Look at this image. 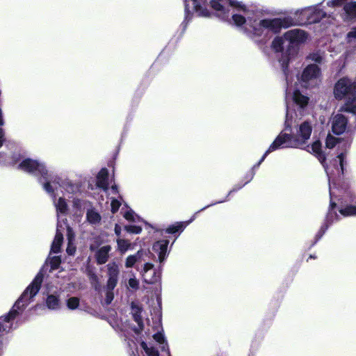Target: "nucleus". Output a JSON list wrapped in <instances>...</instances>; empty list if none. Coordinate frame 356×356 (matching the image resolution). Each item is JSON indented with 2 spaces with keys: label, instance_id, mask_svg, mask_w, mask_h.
<instances>
[{
  "label": "nucleus",
  "instance_id": "obj_16",
  "mask_svg": "<svg viewBox=\"0 0 356 356\" xmlns=\"http://www.w3.org/2000/svg\"><path fill=\"white\" fill-rule=\"evenodd\" d=\"M64 229V226L61 224V222L58 220L57 222V229L56 233L54 238V241L51 244V252L52 253H58L60 250V246L63 242V230Z\"/></svg>",
  "mask_w": 356,
  "mask_h": 356
},
{
  "label": "nucleus",
  "instance_id": "obj_34",
  "mask_svg": "<svg viewBox=\"0 0 356 356\" xmlns=\"http://www.w3.org/2000/svg\"><path fill=\"white\" fill-rule=\"evenodd\" d=\"M337 140H338L337 138L329 134L327 136L326 140H325L326 147L330 149L334 147L336 145V144L337 143Z\"/></svg>",
  "mask_w": 356,
  "mask_h": 356
},
{
  "label": "nucleus",
  "instance_id": "obj_27",
  "mask_svg": "<svg viewBox=\"0 0 356 356\" xmlns=\"http://www.w3.org/2000/svg\"><path fill=\"white\" fill-rule=\"evenodd\" d=\"M154 339L159 343L161 346V348L162 350H166L168 356H170V351L168 348V345L165 341L164 335L161 332H157L153 335Z\"/></svg>",
  "mask_w": 356,
  "mask_h": 356
},
{
  "label": "nucleus",
  "instance_id": "obj_15",
  "mask_svg": "<svg viewBox=\"0 0 356 356\" xmlns=\"http://www.w3.org/2000/svg\"><path fill=\"white\" fill-rule=\"evenodd\" d=\"M90 249L92 251H95V257L98 264H104L106 263L109 257V253L111 250V245H104L95 250V245H91Z\"/></svg>",
  "mask_w": 356,
  "mask_h": 356
},
{
  "label": "nucleus",
  "instance_id": "obj_47",
  "mask_svg": "<svg viewBox=\"0 0 356 356\" xmlns=\"http://www.w3.org/2000/svg\"><path fill=\"white\" fill-rule=\"evenodd\" d=\"M111 190V193H115H115H118V187H117L116 185L112 186Z\"/></svg>",
  "mask_w": 356,
  "mask_h": 356
},
{
  "label": "nucleus",
  "instance_id": "obj_32",
  "mask_svg": "<svg viewBox=\"0 0 356 356\" xmlns=\"http://www.w3.org/2000/svg\"><path fill=\"white\" fill-rule=\"evenodd\" d=\"M140 346L147 356H159V351L154 347H149L145 342L143 341L140 343Z\"/></svg>",
  "mask_w": 356,
  "mask_h": 356
},
{
  "label": "nucleus",
  "instance_id": "obj_28",
  "mask_svg": "<svg viewBox=\"0 0 356 356\" xmlns=\"http://www.w3.org/2000/svg\"><path fill=\"white\" fill-rule=\"evenodd\" d=\"M286 42L287 41L285 40L284 35L283 37H276L272 42V47L276 52L282 51Z\"/></svg>",
  "mask_w": 356,
  "mask_h": 356
},
{
  "label": "nucleus",
  "instance_id": "obj_6",
  "mask_svg": "<svg viewBox=\"0 0 356 356\" xmlns=\"http://www.w3.org/2000/svg\"><path fill=\"white\" fill-rule=\"evenodd\" d=\"M334 97L338 100L344 99L343 109L356 115V81L343 77L337 81L333 91Z\"/></svg>",
  "mask_w": 356,
  "mask_h": 356
},
{
  "label": "nucleus",
  "instance_id": "obj_46",
  "mask_svg": "<svg viewBox=\"0 0 356 356\" xmlns=\"http://www.w3.org/2000/svg\"><path fill=\"white\" fill-rule=\"evenodd\" d=\"M115 233L116 235L120 236L121 233V227L118 225L115 226Z\"/></svg>",
  "mask_w": 356,
  "mask_h": 356
},
{
  "label": "nucleus",
  "instance_id": "obj_13",
  "mask_svg": "<svg viewBox=\"0 0 356 356\" xmlns=\"http://www.w3.org/2000/svg\"><path fill=\"white\" fill-rule=\"evenodd\" d=\"M348 120L343 114H337L332 119V129L334 134L340 135L346 129Z\"/></svg>",
  "mask_w": 356,
  "mask_h": 356
},
{
  "label": "nucleus",
  "instance_id": "obj_37",
  "mask_svg": "<svg viewBox=\"0 0 356 356\" xmlns=\"http://www.w3.org/2000/svg\"><path fill=\"white\" fill-rule=\"evenodd\" d=\"M60 264V258L58 256L53 257L50 259L51 268L57 269Z\"/></svg>",
  "mask_w": 356,
  "mask_h": 356
},
{
  "label": "nucleus",
  "instance_id": "obj_21",
  "mask_svg": "<svg viewBox=\"0 0 356 356\" xmlns=\"http://www.w3.org/2000/svg\"><path fill=\"white\" fill-rule=\"evenodd\" d=\"M280 140V138H277V137L275 139V140L273 142V143L270 145L268 149L264 153L263 156L261 158L259 161L253 166L254 169L257 168L261 165V163L264 161V159H266L268 154L278 149L284 148V146L282 145L283 143H281Z\"/></svg>",
  "mask_w": 356,
  "mask_h": 356
},
{
  "label": "nucleus",
  "instance_id": "obj_23",
  "mask_svg": "<svg viewBox=\"0 0 356 356\" xmlns=\"http://www.w3.org/2000/svg\"><path fill=\"white\" fill-rule=\"evenodd\" d=\"M46 306L50 310H58L61 303L58 295L50 294L46 298Z\"/></svg>",
  "mask_w": 356,
  "mask_h": 356
},
{
  "label": "nucleus",
  "instance_id": "obj_22",
  "mask_svg": "<svg viewBox=\"0 0 356 356\" xmlns=\"http://www.w3.org/2000/svg\"><path fill=\"white\" fill-rule=\"evenodd\" d=\"M280 140V138H277V137L275 139V140L273 142V143L270 145L268 149L264 153L263 156L261 158L259 161L253 166L254 169L257 168L261 165V163L264 161V159H266L268 154L278 149L284 148V146L282 145L283 143H281Z\"/></svg>",
  "mask_w": 356,
  "mask_h": 356
},
{
  "label": "nucleus",
  "instance_id": "obj_19",
  "mask_svg": "<svg viewBox=\"0 0 356 356\" xmlns=\"http://www.w3.org/2000/svg\"><path fill=\"white\" fill-rule=\"evenodd\" d=\"M97 185L104 191L108 189V172L106 168H102L97 176Z\"/></svg>",
  "mask_w": 356,
  "mask_h": 356
},
{
  "label": "nucleus",
  "instance_id": "obj_1",
  "mask_svg": "<svg viewBox=\"0 0 356 356\" xmlns=\"http://www.w3.org/2000/svg\"><path fill=\"white\" fill-rule=\"evenodd\" d=\"M288 62V59L280 60L286 82V113L284 132L282 131L277 137L280 138V141L283 143L284 148H300L310 138L313 127L309 121L298 123L296 112L293 107L296 105L298 109L303 108L307 105L309 98L302 95L298 90H294L292 76L289 74L287 70Z\"/></svg>",
  "mask_w": 356,
  "mask_h": 356
},
{
  "label": "nucleus",
  "instance_id": "obj_33",
  "mask_svg": "<svg viewBox=\"0 0 356 356\" xmlns=\"http://www.w3.org/2000/svg\"><path fill=\"white\" fill-rule=\"evenodd\" d=\"M79 298L76 297H71L67 300V307L69 309L74 310L79 306Z\"/></svg>",
  "mask_w": 356,
  "mask_h": 356
},
{
  "label": "nucleus",
  "instance_id": "obj_26",
  "mask_svg": "<svg viewBox=\"0 0 356 356\" xmlns=\"http://www.w3.org/2000/svg\"><path fill=\"white\" fill-rule=\"evenodd\" d=\"M86 218L88 222L92 225L98 224L101 220V216L94 209H88L86 213Z\"/></svg>",
  "mask_w": 356,
  "mask_h": 356
},
{
  "label": "nucleus",
  "instance_id": "obj_30",
  "mask_svg": "<svg viewBox=\"0 0 356 356\" xmlns=\"http://www.w3.org/2000/svg\"><path fill=\"white\" fill-rule=\"evenodd\" d=\"M118 250L121 254H124L131 248V243L126 239H117Z\"/></svg>",
  "mask_w": 356,
  "mask_h": 356
},
{
  "label": "nucleus",
  "instance_id": "obj_20",
  "mask_svg": "<svg viewBox=\"0 0 356 356\" xmlns=\"http://www.w3.org/2000/svg\"><path fill=\"white\" fill-rule=\"evenodd\" d=\"M145 254L144 250H140L136 254L128 256L125 261V267L127 268H132L138 262L144 261L143 255Z\"/></svg>",
  "mask_w": 356,
  "mask_h": 356
},
{
  "label": "nucleus",
  "instance_id": "obj_18",
  "mask_svg": "<svg viewBox=\"0 0 356 356\" xmlns=\"http://www.w3.org/2000/svg\"><path fill=\"white\" fill-rule=\"evenodd\" d=\"M60 178L58 177L57 181L56 182V185H54L51 182V186H54L56 191L58 192V188L65 189V191L69 193H74L78 191V186L76 184H74L72 181L65 180L60 183Z\"/></svg>",
  "mask_w": 356,
  "mask_h": 356
},
{
  "label": "nucleus",
  "instance_id": "obj_29",
  "mask_svg": "<svg viewBox=\"0 0 356 356\" xmlns=\"http://www.w3.org/2000/svg\"><path fill=\"white\" fill-rule=\"evenodd\" d=\"M254 170L255 169L252 167L251 170L245 177V183L243 184H241V185H236V186H234V188L228 193V195H230L233 192L238 191L239 189L243 188L245 184L249 183L253 179V177L254 176V174H255Z\"/></svg>",
  "mask_w": 356,
  "mask_h": 356
},
{
  "label": "nucleus",
  "instance_id": "obj_5",
  "mask_svg": "<svg viewBox=\"0 0 356 356\" xmlns=\"http://www.w3.org/2000/svg\"><path fill=\"white\" fill-rule=\"evenodd\" d=\"M18 168L21 170L36 177L38 181L42 185L43 189L48 194L54 195L51 182L56 185L58 176L53 171L49 170L42 162L26 159L19 164Z\"/></svg>",
  "mask_w": 356,
  "mask_h": 356
},
{
  "label": "nucleus",
  "instance_id": "obj_44",
  "mask_svg": "<svg viewBox=\"0 0 356 356\" xmlns=\"http://www.w3.org/2000/svg\"><path fill=\"white\" fill-rule=\"evenodd\" d=\"M66 251L68 254L73 255L75 253L76 248L73 245V243H69L67 248L66 249Z\"/></svg>",
  "mask_w": 356,
  "mask_h": 356
},
{
  "label": "nucleus",
  "instance_id": "obj_14",
  "mask_svg": "<svg viewBox=\"0 0 356 356\" xmlns=\"http://www.w3.org/2000/svg\"><path fill=\"white\" fill-rule=\"evenodd\" d=\"M225 201H226V199L223 200H220V201L216 202H214V203H212L211 204H209V205L203 207L202 209H200V211L196 212L188 221L180 222L176 223L175 225H171L169 227H168V229H166V232L168 234H175V233H176L177 232H179V231H181V232L183 231L188 225L191 223L195 219L196 216H197V214L199 212H200L202 211H204V209H207L208 207H209L211 206H213V205H215V204H219V203H222V202H224Z\"/></svg>",
  "mask_w": 356,
  "mask_h": 356
},
{
  "label": "nucleus",
  "instance_id": "obj_39",
  "mask_svg": "<svg viewBox=\"0 0 356 356\" xmlns=\"http://www.w3.org/2000/svg\"><path fill=\"white\" fill-rule=\"evenodd\" d=\"M124 217L125 219L129 221H136V218H138L132 210H129L126 211L124 213Z\"/></svg>",
  "mask_w": 356,
  "mask_h": 356
},
{
  "label": "nucleus",
  "instance_id": "obj_8",
  "mask_svg": "<svg viewBox=\"0 0 356 356\" xmlns=\"http://www.w3.org/2000/svg\"><path fill=\"white\" fill-rule=\"evenodd\" d=\"M300 13V15H303L307 17V20L309 22H318L322 18L326 16V13L317 6H311L298 10L296 14Z\"/></svg>",
  "mask_w": 356,
  "mask_h": 356
},
{
  "label": "nucleus",
  "instance_id": "obj_17",
  "mask_svg": "<svg viewBox=\"0 0 356 356\" xmlns=\"http://www.w3.org/2000/svg\"><path fill=\"white\" fill-rule=\"evenodd\" d=\"M168 243V240H161L153 245V250L158 254L160 263H162L166 257Z\"/></svg>",
  "mask_w": 356,
  "mask_h": 356
},
{
  "label": "nucleus",
  "instance_id": "obj_9",
  "mask_svg": "<svg viewBox=\"0 0 356 356\" xmlns=\"http://www.w3.org/2000/svg\"><path fill=\"white\" fill-rule=\"evenodd\" d=\"M285 40L288 42V46L293 47L299 43L303 42L307 39L306 33L301 29H292L284 33Z\"/></svg>",
  "mask_w": 356,
  "mask_h": 356
},
{
  "label": "nucleus",
  "instance_id": "obj_31",
  "mask_svg": "<svg viewBox=\"0 0 356 356\" xmlns=\"http://www.w3.org/2000/svg\"><path fill=\"white\" fill-rule=\"evenodd\" d=\"M339 213L343 216H356V206L348 205L339 209Z\"/></svg>",
  "mask_w": 356,
  "mask_h": 356
},
{
  "label": "nucleus",
  "instance_id": "obj_43",
  "mask_svg": "<svg viewBox=\"0 0 356 356\" xmlns=\"http://www.w3.org/2000/svg\"><path fill=\"white\" fill-rule=\"evenodd\" d=\"M67 227V240L69 243H73V241L74 239V234L73 233L72 229L67 225H66Z\"/></svg>",
  "mask_w": 356,
  "mask_h": 356
},
{
  "label": "nucleus",
  "instance_id": "obj_25",
  "mask_svg": "<svg viewBox=\"0 0 356 356\" xmlns=\"http://www.w3.org/2000/svg\"><path fill=\"white\" fill-rule=\"evenodd\" d=\"M141 311L142 309L140 307L134 302L131 303V314L133 315V318L138 325L140 330L143 327V323L140 316Z\"/></svg>",
  "mask_w": 356,
  "mask_h": 356
},
{
  "label": "nucleus",
  "instance_id": "obj_10",
  "mask_svg": "<svg viewBox=\"0 0 356 356\" xmlns=\"http://www.w3.org/2000/svg\"><path fill=\"white\" fill-rule=\"evenodd\" d=\"M54 188V195L49 194L53 199L54 206L56 209L58 221L59 220L63 226L66 225V219H60L61 214H66L68 210L67 204L65 200L61 197H60L58 200H56V196L58 195V192L56 191Z\"/></svg>",
  "mask_w": 356,
  "mask_h": 356
},
{
  "label": "nucleus",
  "instance_id": "obj_3",
  "mask_svg": "<svg viewBox=\"0 0 356 356\" xmlns=\"http://www.w3.org/2000/svg\"><path fill=\"white\" fill-rule=\"evenodd\" d=\"M307 151L315 154L318 161L323 165L327 173L329 179V191L330 197V210L326 216L325 223L323 225L317 234V240L321 238L325 234L328 227L332 225L335 220H337L338 215L333 211L336 207L337 203L335 200H342L341 193H346L347 191L343 188H339L335 181L336 177H341L343 174V166L346 163V154L344 152L340 153L337 157L334 159L330 165H325V156L321 152V144L320 141L317 140L313 143L311 147H307Z\"/></svg>",
  "mask_w": 356,
  "mask_h": 356
},
{
  "label": "nucleus",
  "instance_id": "obj_4",
  "mask_svg": "<svg viewBox=\"0 0 356 356\" xmlns=\"http://www.w3.org/2000/svg\"><path fill=\"white\" fill-rule=\"evenodd\" d=\"M43 280V275L38 273L32 282L26 287L16 301L9 313L0 317V332H9L13 325L14 319L23 311L32 298L38 293Z\"/></svg>",
  "mask_w": 356,
  "mask_h": 356
},
{
  "label": "nucleus",
  "instance_id": "obj_38",
  "mask_svg": "<svg viewBox=\"0 0 356 356\" xmlns=\"http://www.w3.org/2000/svg\"><path fill=\"white\" fill-rule=\"evenodd\" d=\"M113 289H109L106 288V298H105V302L106 305H109L111 303L112 300L114 298V294L113 292Z\"/></svg>",
  "mask_w": 356,
  "mask_h": 356
},
{
  "label": "nucleus",
  "instance_id": "obj_45",
  "mask_svg": "<svg viewBox=\"0 0 356 356\" xmlns=\"http://www.w3.org/2000/svg\"><path fill=\"white\" fill-rule=\"evenodd\" d=\"M4 349V343L3 337H0V356L3 355Z\"/></svg>",
  "mask_w": 356,
  "mask_h": 356
},
{
  "label": "nucleus",
  "instance_id": "obj_24",
  "mask_svg": "<svg viewBox=\"0 0 356 356\" xmlns=\"http://www.w3.org/2000/svg\"><path fill=\"white\" fill-rule=\"evenodd\" d=\"M343 10L346 14L345 19L346 20H350L356 18V2L350 1L347 3L344 7Z\"/></svg>",
  "mask_w": 356,
  "mask_h": 356
},
{
  "label": "nucleus",
  "instance_id": "obj_12",
  "mask_svg": "<svg viewBox=\"0 0 356 356\" xmlns=\"http://www.w3.org/2000/svg\"><path fill=\"white\" fill-rule=\"evenodd\" d=\"M108 280L106 287L109 289H114L117 286L119 275V267L115 262L107 265Z\"/></svg>",
  "mask_w": 356,
  "mask_h": 356
},
{
  "label": "nucleus",
  "instance_id": "obj_36",
  "mask_svg": "<svg viewBox=\"0 0 356 356\" xmlns=\"http://www.w3.org/2000/svg\"><path fill=\"white\" fill-rule=\"evenodd\" d=\"M120 205H121V202L119 200H118L115 198H112L111 203L112 213H116L118 211Z\"/></svg>",
  "mask_w": 356,
  "mask_h": 356
},
{
  "label": "nucleus",
  "instance_id": "obj_35",
  "mask_svg": "<svg viewBox=\"0 0 356 356\" xmlns=\"http://www.w3.org/2000/svg\"><path fill=\"white\" fill-rule=\"evenodd\" d=\"M124 229L127 232L132 234H139L142 231V228L140 226L136 225H126L124 227Z\"/></svg>",
  "mask_w": 356,
  "mask_h": 356
},
{
  "label": "nucleus",
  "instance_id": "obj_11",
  "mask_svg": "<svg viewBox=\"0 0 356 356\" xmlns=\"http://www.w3.org/2000/svg\"><path fill=\"white\" fill-rule=\"evenodd\" d=\"M142 275L144 281L147 284H154L160 280V272L156 271L153 264L146 263L144 265Z\"/></svg>",
  "mask_w": 356,
  "mask_h": 356
},
{
  "label": "nucleus",
  "instance_id": "obj_42",
  "mask_svg": "<svg viewBox=\"0 0 356 356\" xmlns=\"http://www.w3.org/2000/svg\"><path fill=\"white\" fill-rule=\"evenodd\" d=\"M128 285L130 288L136 290L138 289L139 282L138 281V280H136V277H134L129 280Z\"/></svg>",
  "mask_w": 356,
  "mask_h": 356
},
{
  "label": "nucleus",
  "instance_id": "obj_7",
  "mask_svg": "<svg viewBox=\"0 0 356 356\" xmlns=\"http://www.w3.org/2000/svg\"><path fill=\"white\" fill-rule=\"evenodd\" d=\"M321 70L316 64L309 65L302 72L301 79L304 87L315 86L320 81Z\"/></svg>",
  "mask_w": 356,
  "mask_h": 356
},
{
  "label": "nucleus",
  "instance_id": "obj_2",
  "mask_svg": "<svg viewBox=\"0 0 356 356\" xmlns=\"http://www.w3.org/2000/svg\"><path fill=\"white\" fill-rule=\"evenodd\" d=\"M219 4L220 7V16L226 17L225 5L229 3L237 5L245 16L240 14H234L233 20L238 27H241L245 30L247 35L256 42H261L268 38L269 33H275L279 32L282 28H288L293 24V19L291 17L284 18H266L260 19L254 13L248 10L245 5H243L234 1L220 0Z\"/></svg>",
  "mask_w": 356,
  "mask_h": 356
},
{
  "label": "nucleus",
  "instance_id": "obj_40",
  "mask_svg": "<svg viewBox=\"0 0 356 356\" xmlns=\"http://www.w3.org/2000/svg\"><path fill=\"white\" fill-rule=\"evenodd\" d=\"M348 42L352 43L356 41V28L352 29V30L347 34Z\"/></svg>",
  "mask_w": 356,
  "mask_h": 356
},
{
  "label": "nucleus",
  "instance_id": "obj_41",
  "mask_svg": "<svg viewBox=\"0 0 356 356\" xmlns=\"http://www.w3.org/2000/svg\"><path fill=\"white\" fill-rule=\"evenodd\" d=\"M309 58L316 63H321L323 61V57L319 53L312 54Z\"/></svg>",
  "mask_w": 356,
  "mask_h": 356
}]
</instances>
